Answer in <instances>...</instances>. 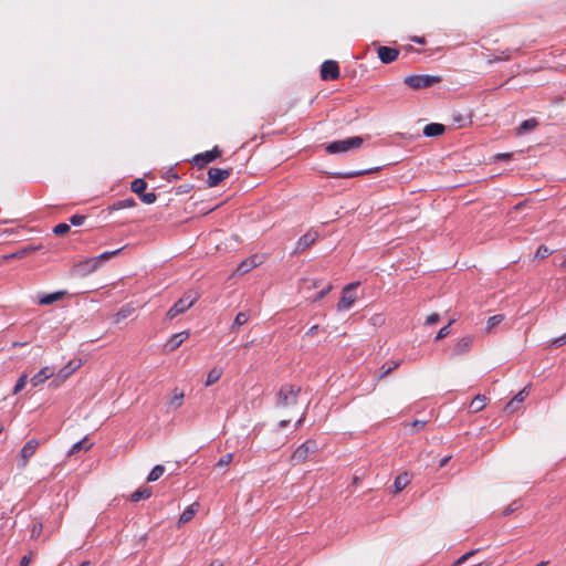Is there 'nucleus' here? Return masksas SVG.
I'll return each instance as SVG.
<instances>
[{"instance_id": "nucleus-1", "label": "nucleus", "mask_w": 566, "mask_h": 566, "mask_svg": "<svg viewBox=\"0 0 566 566\" xmlns=\"http://www.w3.org/2000/svg\"><path fill=\"white\" fill-rule=\"evenodd\" d=\"M199 298V293L196 291H187L167 312V317L169 319L175 318L176 316L185 313L188 308H190Z\"/></svg>"}, {"instance_id": "nucleus-2", "label": "nucleus", "mask_w": 566, "mask_h": 566, "mask_svg": "<svg viewBox=\"0 0 566 566\" xmlns=\"http://www.w3.org/2000/svg\"><path fill=\"white\" fill-rule=\"evenodd\" d=\"M301 388L295 385H284L277 392L276 406L280 408H289L297 402Z\"/></svg>"}, {"instance_id": "nucleus-3", "label": "nucleus", "mask_w": 566, "mask_h": 566, "mask_svg": "<svg viewBox=\"0 0 566 566\" xmlns=\"http://www.w3.org/2000/svg\"><path fill=\"white\" fill-rule=\"evenodd\" d=\"M361 145L363 138L359 136H355L343 140L332 142L326 145L325 149L329 154H343L352 149H357Z\"/></svg>"}, {"instance_id": "nucleus-4", "label": "nucleus", "mask_w": 566, "mask_h": 566, "mask_svg": "<svg viewBox=\"0 0 566 566\" xmlns=\"http://www.w3.org/2000/svg\"><path fill=\"white\" fill-rule=\"evenodd\" d=\"M440 81L439 76L433 75H409L403 80L405 84L413 90L430 87Z\"/></svg>"}, {"instance_id": "nucleus-5", "label": "nucleus", "mask_w": 566, "mask_h": 566, "mask_svg": "<svg viewBox=\"0 0 566 566\" xmlns=\"http://www.w3.org/2000/svg\"><path fill=\"white\" fill-rule=\"evenodd\" d=\"M358 283H349L342 291V297L337 304L339 312L349 310L357 300L356 287Z\"/></svg>"}, {"instance_id": "nucleus-6", "label": "nucleus", "mask_w": 566, "mask_h": 566, "mask_svg": "<svg viewBox=\"0 0 566 566\" xmlns=\"http://www.w3.org/2000/svg\"><path fill=\"white\" fill-rule=\"evenodd\" d=\"M317 449V443L313 440H308L301 444L292 454L291 462L293 465L304 463L308 455L315 452Z\"/></svg>"}, {"instance_id": "nucleus-7", "label": "nucleus", "mask_w": 566, "mask_h": 566, "mask_svg": "<svg viewBox=\"0 0 566 566\" xmlns=\"http://www.w3.org/2000/svg\"><path fill=\"white\" fill-rule=\"evenodd\" d=\"M39 446L40 441L36 439H30L25 442L18 457V467L20 469H24L28 465L30 459L34 455Z\"/></svg>"}, {"instance_id": "nucleus-8", "label": "nucleus", "mask_w": 566, "mask_h": 566, "mask_svg": "<svg viewBox=\"0 0 566 566\" xmlns=\"http://www.w3.org/2000/svg\"><path fill=\"white\" fill-rule=\"evenodd\" d=\"M82 366V360L78 358L70 360L64 367H62L57 374L55 379L52 381V385L59 386L66 378H69L75 370H77Z\"/></svg>"}, {"instance_id": "nucleus-9", "label": "nucleus", "mask_w": 566, "mask_h": 566, "mask_svg": "<svg viewBox=\"0 0 566 566\" xmlns=\"http://www.w3.org/2000/svg\"><path fill=\"white\" fill-rule=\"evenodd\" d=\"M98 268L99 266L97 264L96 259L88 258L84 261H80L78 263H76L73 268V273L74 275L77 276H86L96 271Z\"/></svg>"}, {"instance_id": "nucleus-10", "label": "nucleus", "mask_w": 566, "mask_h": 566, "mask_svg": "<svg viewBox=\"0 0 566 566\" xmlns=\"http://www.w3.org/2000/svg\"><path fill=\"white\" fill-rule=\"evenodd\" d=\"M321 77L325 81L337 80L339 77V67L333 60L325 61L321 66Z\"/></svg>"}, {"instance_id": "nucleus-11", "label": "nucleus", "mask_w": 566, "mask_h": 566, "mask_svg": "<svg viewBox=\"0 0 566 566\" xmlns=\"http://www.w3.org/2000/svg\"><path fill=\"white\" fill-rule=\"evenodd\" d=\"M229 176H230V170L211 167L208 170V181L207 182H208L209 187H216L221 181L227 179Z\"/></svg>"}, {"instance_id": "nucleus-12", "label": "nucleus", "mask_w": 566, "mask_h": 566, "mask_svg": "<svg viewBox=\"0 0 566 566\" xmlns=\"http://www.w3.org/2000/svg\"><path fill=\"white\" fill-rule=\"evenodd\" d=\"M262 262H263L262 255L253 254L250 258H248L247 260L242 261L238 265L235 273L240 274V275L245 274V273L250 272L252 269L260 265Z\"/></svg>"}, {"instance_id": "nucleus-13", "label": "nucleus", "mask_w": 566, "mask_h": 566, "mask_svg": "<svg viewBox=\"0 0 566 566\" xmlns=\"http://www.w3.org/2000/svg\"><path fill=\"white\" fill-rule=\"evenodd\" d=\"M472 343H473V337L472 336L461 337L453 345L452 355L453 356H460V355L467 354L471 349Z\"/></svg>"}, {"instance_id": "nucleus-14", "label": "nucleus", "mask_w": 566, "mask_h": 566, "mask_svg": "<svg viewBox=\"0 0 566 566\" xmlns=\"http://www.w3.org/2000/svg\"><path fill=\"white\" fill-rule=\"evenodd\" d=\"M54 373V367L45 366L30 379V382L33 387H38L51 378Z\"/></svg>"}, {"instance_id": "nucleus-15", "label": "nucleus", "mask_w": 566, "mask_h": 566, "mask_svg": "<svg viewBox=\"0 0 566 566\" xmlns=\"http://www.w3.org/2000/svg\"><path fill=\"white\" fill-rule=\"evenodd\" d=\"M220 156V150L218 147H214L212 150L206 151L205 154H199L195 156L193 161L197 166L202 167L211 161H213L217 157Z\"/></svg>"}, {"instance_id": "nucleus-16", "label": "nucleus", "mask_w": 566, "mask_h": 566, "mask_svg": "<svg viewBox=\"0 0 566 566\" xmlns=\"http://www.w3.org/2000/svg\"><path fill=\"white\" fill-rule=\"evenodd\" d=\"M189 337V332L184 331L172 335L169 340L166 343L165 347L168 352L176 350L187 338Z\"/></svg>"}, {"instance_id": "nucleus-17", "label": "nucleus", "mask_w": 566, "mask_h": 566, "mask_svg": "<svg viewBox=\"0 0 566 566\" xmlns=\"http://www.w3.org/2000/svg\"><path fill=\"white\" fill-rule=\"evenodd\" d=\"M185 392L179 388H174L171 391L170 398L167 401V407L169 410H176L180 408L184 403Z\"/></svg>"}, {"instance_id": "nucleus-18", "label": "nucleus", "mask_w": 566, "mask_h": 566, "mask_svg": "<svg viewBox=\"0 0 566 566\" xmlns=\"http://www.w3.org/2000/svg\"><path fill=\"white\" fill-rule=\"evenodd\" d=\"M399 52L396 49L389 46L378 48V57L382 63H391L398 57Z\"/></svg>"}, {"instance_id": "nucleus-19", "label": "nucleus", "mask_w": 566, "mask_h": 566, "mask_svg": "<svg viewBox=\"0 0 566 566\" xmlns=\"http://www.w3.org/2000/svg\"><path fill=\"white\" fill-rule=\"evenodd\" d=\"M317 239V233L316 232H307L305 233L304 235H302L297 243H296V248H295V252L296 253H300L302 251H304L305 249H307L308 247H311Z\"/></svg>"}, {"instance_id": "nucleus-20", "label": "nucleus", "mask_w": 566, "mask_h": 566, "mask_svg": "<svg viewBox=\"0 0 566 566\" xmlns=\"http://www.w3.org/2000/svg\"><path fill=\"white\" fill-rule=\"evenodd\" d=\"M411 481V476L408 472L399 474L394 482V492H401Z\"/></svg>"}, {"instance_id": "nucleus-21", "label": "nucleus", "mask_w": 566, "mask_h": 566, "mask_svg": "<svg viewBox=\"0 0 566 566\" xmlns=\"http://www.w3.org/2000/svg\"><path fill=\"white\" fill-rule=\"evenodd\" d=\"M199 509V503L195 502L190 504L180 515L179 524L188 523L197 513Z\"/></svg>"}, {"instance_id": "nucleus-22", "label": "nucleus", "mask_w": 566, "mask_h": 566, "mask_svg": "<svg viewBox=\"0 0 566 566\" xmlns=\"http://www.w3.org/2000/svg\"><path fill=\"white\" fill-rule=\"evenodd\" d=\"M527 395L528 387H525L506 405V410L514 411L517 408V405L523 402Z\"/></svg>"}, {"instance_id": "nucleus-23", "label": "nucleus", "mask_w": 566, "mask_h": 566, "mask_svg": "<svg viewBox=\"0 0 566 566\" xmlns=\"http://www.w3.org/2000/svg\"><path fill=\"white\" fill-rule=\"evenodd\" d=\"M444 132V126L442 124L431 123L426 125L423 129V134L428 137H436L441 135Z\"/></svg>"}, {"instance_id": "nucleus-24", "label": "nucleus", "mask_w": 566, "mask_h": 566, "mask_svg": "<svg viewBox=\"0 0 566 566\" xmlns=\"http://www.w3.org/2000/svg\"><path fill=\"white\" fill-rule=\"evenodd\" d=\"M223 370L220 367H213L207 375V379L205 382L206 387H210L216 384L222 376Z\"/></svg>"}, {"instance_id": "nucleus-25", "label": "nucleus", "mask_w": 566, "mask_h": 566, "mask_svg": "<svg viewBox=\"0 0 566 566\" xmlns=\"http://www.w3.org/2000/svg\"><path fill=\"white\" fill-rule=\"evenodd\" d=\"M486 398L483 395L475 396L472 401L470 402V410L472 412L481 411L485 407Z\"/></svg>"}, {"instance_id": "nucleus-26", "label": "nucleus", "mask_w": 566, "mask_h": 566, "mask_svg": "<svg viewBox=\"0 0 566 566\" xmlns=\"http://www.w3.org/2000/svg\"><path fill=\"white\" fill-rule=\"evenodd\" d=\"M150 495H151L150 488H140L130 495V501L138 502L140 500L150 497Z\"/></svg>"}, {"instance_id": "nucleus-27", "label": "nucleus", "mask_w": 566, "mask_h": 566, "mask_svg": "<svg viewBox=\"0 0 566 566\" xmlns=\"http://www.w3.org/2000/svg\"><path fill=\"white\" fill-rule=\"evenodd\" d=\"M92 448V444L87 443V438L82 439L81 441L73 444V447L67 452V457L73 455L74 453L81 451V450H90Z\"/></svg>"}, {"instance_id": "nucleus-28", "label": "nucleus", "mask_w": 566, "mask_h": 566, "mask_svg": "<svg viewBox=\"0 0 566 566\" xmlns=\"http://www.w3.org/2000/svg\"><path fill=\"white\" fill-rule=\"evenodd\" d=\"M62 296H63L62 292H56V293H52V294H45V295H43V296H41L39 298V303L43 304V305H49V304H52V303L61 300Z\"/></svg>"}, {"instance_id": "nucleus-29", "label": "nucleus", "mask_w": 566, "mask_h": 566, "mask_svg": "<svg viewBox=\"0 0 566 566\" xmlns=\"http://www.w3.org/2000/svg\"><path fill=\"white\" fill-rule=\"evenodd\" d=\"M165 472V467L164 465H155L153 468V470L150 471V473L148 474L147 476V481L148 482H155L157 481Z\"/></svg>"}, {"instance_id": "nucleus-30", "label": "nucleus", "mask_w": 566, "mask_h": 566, "mask_svg": "<svg viewBox=\"0 0 566 566\" xmlns=\"http://www.w3.org/2000/svg\"><path fill=\"white\" fill-rule=\"evenodd\" d=\"M537 124L538 123L535 118L526 119V120L522 122V124L520 125V127L517 129V133L523 134L525 132L532 130L537 126Z\"/></svg>"}, {"instance_id": "nucleus-31", "label": "nucleus", "mask_w": 566, "mask_h": 566, "mask_svg": "<svg viewBox=\"0 0 566 566\" xmlns=\"http://www.w3.org/2000/svg\"><path fill=\"white\" fill-rule=\"evenodd\" d=\"M249 318H250V315H249L248 312H240V313H238L235 318H234V322H233V324L231 326L232 331L234 328L239 327V326H242V325L247 324Z\"/></svg>"}, {"instance_id": "nucleus-32", "label": "nucleus", "mask_w": 566, "mask_h": 566, "mask_svg": "<svg viewBox=\"0 0 566 566\" xmlns=\"http://www.w3.org/2000/svg\"><path fill=\"white\" fill-rule=\"evenodd\" d=\"M123 249H117L115 251H107V252H104L97 256H93L94 259H96L97 261V264L98 266H101V264L105 261H108L111 258L117 255Z\"/></svg>"}, {"instance_id": "nucleus-33", "label": "nucleus", "mask_w": 566, "mask_h": 566, "mask_svg": "<svg viewBox=\"0 0 566 566\" xmlns=\"http://www.w3.org/2000/svg\"><path fill=\"white\" fill-rule=\"evenodd\" d=\"M147 187V184L144 179H135L133 182H132V190L137 193V195H142L144 192V190L146 189Z\"/></svg>"}, {"instance_id": "nucleus-34", "label": "nucleus", "mask_w": 566, "mask_h": 566, "mask_svg": "<svg viewBox=\"0 0 566 566\" xmlns=\"http://www.w3.org/2000/svg\"><path fill=\"white\" fill-rule=\"evenodd\" d=\"M503 315L491 316L486 322L485 331L490 333L496 325H499L503 321Z\"/></svg>"}, {"instance_id": "nucleus-35", "label": "nucleus", "mask_w": 566, "mask_h": 566, "mask_svg": "<svg viewBox=\"0 0 566 566\" xmlns=\"http://www.w3.org/2000/svg\"><path fill=\"white\" fill-rule=\"evenodd\" d=\"M134 312L133 307H124L115 315V323H119L122 319L127 318Z\"/></svg>"}, {"instance_id": "nucleus-36", "label": "nucleus", "mask_w": 566, "mask_h": 566, "mask_svg": "<svg viewBox=\"0 0 566 566\" xmlns=\"http://www.w3.org/2000/svg\"><path fill=\"white\" fill-rule=\"evenodd\" d=\"M27 381H28V375L27 374L21 375V377L17 380V382L13 387V394L14 395L19 394L24 388Z\"/></svg>"}, {"instance_id": "nucleus-37", "label": "nucleus", "mask_w": 566, "mask_h": 566, "mask_svg": "<svg viewBox=\"0 0 566 566\" xmlns=\"http://www.w3.org/2000/svg\"><path fill=\"white\" fill-rule=\"evenodd\" d=\"M135 206V200L132 198L119 200L114 205V209H125Z\"/></svg>"}, {"instance_id": "nucleus-38", "label": "nucleus", "mask_w": 566, "mask_h": 566, "mask_svg": "<svg viewBox=\"0 0 566 566\" xmlns=\"http://www.w3.org/2000/svg\"><path fill=\"white\" fill-rule=\"evenodd\" d=\"M70 231V226L67 223H59L54 227L53 232L56 235H64Z\"/></svg>"}, {"instance_id": "nucleus-39", "label": "nucleus", "mask_w": 566, "mask_h": 566, "mask_svg": "<svg viewBox=\"0 0 566 566\" xmlns=\"http://www.w3.org/2000/svg\"><path fill=\"white\" fill-rule=\"evenodd\" d=\"M453 323L451 321L448 325L441 327L439 332L437 333L436 340H441L442 338L447 337L450 334V325Z\"/></svg>"}, {"instance_id": "nucleus-40", "label": "nucleus", "mask_w": 566, "mask_h": 566, "mask_svg": "<svg viewBox=\"0 0 566 566\" xmlns=\"http://www.w3.org/2000/svg\"><path fill=\"white\" fill-rule=\"evenodd\" d=\"M399 366L398 361H391L390 364H385L381 367V376L388 375L391 370L396 369Z\"/></svg>"}, {"instance_id": "nucleus-41", "label": "nucleus", "mask_w": 566, "mask_h": 566, "mask_svg": "<svg viewBox=\"0 0 566 566\" xmlns=\"http://www.w3.org/2000/svg\"><path fill=\"white\" fill-rule=\"evenodd\" d=\"M156 193L155 192H147V193H142L140 195V199L144 203H147V205H150V203H154L156 201Z\"/></svg>"}, {"instance_id": "nucleus-42", "label": "nucleus", "mask_w": 566, "mask_h": 566, "mask_svg": "<svg viewBox=\"0 0 566 566\" xmlns=\"http://www.w3.org/2000/svg\"><path fill=\"white\" fill-rule=\"evenodd\" d=\"M232 459H233V454L232 453H227V454L222 455L219 459L217 464L219 467H227V465H229L232 462Z\"/></svg>"}, {"instance_id": "nucleus-43", "label": "nucleus", "mask_w": 566, "mask_h": 566, "mask_svg": "<svg viewBox=\"0 0 566 566\" xmlns=\"http://www.w3.org/2000/svg\"><path fill=\"white\" fill-rule=\"evenodd\" d=\"M521 507V502L518 500L513 501L505 510L504 514L507 515Z\"/></svg>"}, {"instance_id": "nucleus-44", "label": "nucleus", "mask_w": 566, "mask_h": 566, "mask_svg": "<svg viewBox=\"0 0 566 566\" xmlns=\"http://www.w3.org/2000/svg\"><path fill=\"white\" fill-rule=\"evenodd\" d=\"M332 289H333V286L331 284L327 285L326 289L322 290L321 292H318L315 295V297L313 298V302H317V301L322 300L323 297H325L331 292Z\"/></svg>"}, {"instance_id": "nucleus-45", "label": "nucleus", "mask_w": 566, "mask_h": 566, "mask_svg": "<svg viewBox=\"0 0 566 566\" xmlns=\"http://www.w3.org/2000/svg\"><path fill=\"white\" fill-rule=\"evenodd\" d=\"M476 551H470L468 553H465L464 555H462L455 563H454V566H459V565H462L464 564L471 556H473L475 554Z\"/></svg>"}, {"instance_id": "nucleus-46", "label": "nucleus", "mask_w": 566, "mask_h": 566, "mask_svg": "<svg viewBox=\"0 0 566 566\" xmlns=\"http://www.w3.org/2000/svg\"><path fill=\"white\" fill-rule=\"evenodd\" d=\"M439 319H440V315H439V314H437V313H432V314H430V315L427 317V319H426L424 324H426V325H434V324H437V323L439 322Z\"/></svg>"}, {"instance_id": "nucleus-47", "label": "nucleus", "mask_w": 566, "mask_h": 566, "mask_svg": "<svg viewBox=\"0 0 566 566\" xmlns=\"http://www.w3.org/2000/svg\"><path fill=\"white\" fill-rule=\"evenodd\" d=\"M85 220V217L84 216H80V214H74L70 218V222L73 224V226H81L83 224Z\"/></svg>"}, {"instance_id": "nucleus-48", "label": "nucleus", "mask_w": 566, "mask_h": 566, "mask_svg": "<svg viewBox=\"0 0 566 566\" xmlns=\"http://www.w3.org/2000/svg\"><path fill=\"white\" fill-rule=\"evenodd\" d=\"M549 254V251L548 249L545 247V245H541L538 249H537V252H536V256L538 258H545Z\"/></svg>"}, {"instance_id": "nucleus-49", "label": "nucleus", "mask_w": 566, "mask_h": 566, "mask_svg": "<svg viewBox=\"0 0 566 566\" xmlns=\"http://www.w3.org/2000/svg\"><path fill=\"white\" fill-rule=\"evenodd\" d=\"M565 343H566V333H565L563 336H560V337H558V338L554 339V340H553V343H552V345H553V346H560V345H563V344H565Z\"/></svg>"}, {"instance_id": "nucleus-50", "label": "nucleus", "mask_w": 566, "mask_h": 566, "mask_svg": "<svg viewBox=\"0 0 566 566\" xmlns=\"http://www.w3.org/2000/svg\"><path fill=\"white\" fill-rule=\"evenodd\" d=\"M511 157H512V154H510V153H502V154L495 155V159H499V160H509V159H511Z\"/></svg>"}, {"instance_id": "nucleus-51", "label": "nucleus", "mask_w": 566, "mask_h": 566, "mask_svg": "<svg viewBox=\"0 0 566 566\" xmlns=\"http://www.w3.org/2000/svg\"><path fill=\"white\" fill-rule=\"evenodd\" d=\"M31 562V555H25L21 558L20 566H29Z\"/></svg>"}, {"instance_id": "nucleus-52", "label": "nucleus", "mask_w": 566, "mask_h": 566, "mask_svg": "<svg viewBox=\"0 0 566 566\" xmlns=\"http://www.w3.org/2000/svg\"><path fill=\"white\" fill-rule=\"evenodd\" d=\"M318 331V325H313L307 332L306 336H314Z\"/></svg>"}, {"instance_id": "nucleus-53", "label": "nucleus", "mask_w": 566, "mask_h": 566, "mask_svg": "<svg viewBox=\"0 0 566 566\" xmlns=\"http://www.w3.org/2000/svg\"><path fill=\"white\" fill-rule=\"evenodd\" d=\"M360 174L361 172H345V174H338V176L344 177V178H352V177L358 176Z\"/></svg>"}, {"instance_id": "nucleus-54", "label": "nucleus", "mask_w": 566, "mask_h": 566, "mask_svg": "<svg viewBox=\"0 0 566 566\" xmlns=\"http://www.w3.org/2000/svg\"><path fill=\"white\" fill-rule=\"evenodd\" d=\"M209 566H224V565H223V562H222V560H220V559H214V560H212V562L210 563V565H209Z\"/></svg>"}, {"instance_id": "nucleus-55", "label": "nucleus", "mask_w": 566, "mask_h": 566, "mask_svg": "<svg viewBox=\"0 0 566 566\" xmlns=\"http://www.w3.org/2000/svg\"><path fill=\"white\" fill-rule=\"evenodd\" d=\"M424 423H426L424 421H418V420H416V421H413L412 426H413V427H419V426H420V427H423V426H424Z\"/></svg>"}, {"instance_id": "nucleus-56", "label": "nucleus", "mask_w": 566, "mask_h": 566, "mask_svg": "<svg viewBox=\"0 0 566 566\" xmlns=\"http://www.w3.org/2000/svg\"><path fill=\"white\" fill-rule=\"evenodd\" d=\"M413 41H416L419 44H423L424 40L422 38H415Z\"/></svg>"}, {"instance_id": "nucleus-57", "label": "nucleus", "mask_w": 566, "mask_h": 566, "mask_svg": "<svg viewBox=\"0 0 566 566\" xmlns=\"http://www.w3.org/2000/svg\"><path fill=\"white\" fill-rule=\"evenodd\" d=\"M449 459H450L449 457H447V458L442 459V460H441V463H440V467L446 465V464H447V462L449 461Z\"/></svg>"}, {"instance_id": "nucleus-58", "label": "nucleus", "mask_w": 566, "mask_h": 566, "mask_svg": "<svg viewBox=\"0 0 566 566\" xmlns=\"http://www.w3.org/2000/svg\"><path fill=\"white\" fill-rule=\"evenodd\" d=\"M290 420H281L280 427L283 428L289 423Z\"/></svg>"}, {"instance_id": "nucleus-59", "label": "nucleus", "mask_w": 566, "mask_h": 566, "mask_svg": "<svg viewBox=\"0 0 566 566\" xmlns=\"http://www.w3.org/2000/svg\"><path fill=\"white\" fill-rule=\"evenodd\" d=\"M547 564H548V562L544 560V562L538 563L536 566H547Z\"/></svg>"}, {"instance_id": "nucleus-60", "label": "nucleus", "mask_w": 566, "mask_h": 566, "mask_svg": "<svg viewBox=\"0 0 566 566\" xmlns=\"http://www.w3.org/2000/svg\"><path fill=\"white\" fill-rule=\"evenodd\" d=\"M303 420H304V416H302V417L297 420L296 426H300V424L302 423V421H303Z\"/></svg>"}, {"instance_id": "nucleus-61", "label": "nucleus", "mask_w": 566, "mask_h": 566, "mask_svg": "<svg viewBox=\"0 0 566 566\" xmlns=\"http://www.w3.org/2000/svg\"><path fill=\"white\" fill-rule=\"evenodd\" d=\"M80 566H90V562H83Z\"/></svg>"}, {"instance_id": "nucleus-62", "label": "nucleus", "mask_w": 566, "mask_h": 566, "mask_svg": "<svg viewBox=\"0 0 566 566\" xmlns=\"http://www.w3.org/2000/svg\"><path fill=\"white\" fill-rule=\"evenodd\" d=\"M36 532H39V528H36V526H34L32 533L35 534Z\"/></svg>"}, {"instance_id": "nucleus-63", "label": "nucleus", "mask_w": 566, "mask_h": 566, "mask_svg": "<svg viewBox=\"0 0 566 566\" xmlns=\"http://www.w3.org/2000/svg\"><path fill=\"white\" fill-rule=\"evenodd\" d=\"M3 431V424L0 422V433Z\"/></svg>"}, {"instance_id": "nucleus-64", "label": "nucleus", "mask_w": 566, "mask_h": 566, "mask_svg": "<svg viewBox=\"0 0 566 566\" xmlns=\"http://www.w3.org/2000/svg\"><path fill=\"white\" fill-rule=\"evenodd\" d=\"M312 286H313V287H316V286H317V284H316V282H315V281H313V282H312Z\"/></svg>"}]
</instances>
